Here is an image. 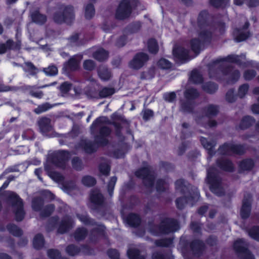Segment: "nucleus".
I'll list each match as a JSON object with an SVG mask.
<instances>
[{
  "instance_id": "obj_1",
  "label": "nucleus",
  "mask_w": 259,
  "mask_h": 259,
  "mask_svg": "<svg viewBox=\"0 0 259 259\" xmlns=\"http://www.w3.org/2000/svg\"><path fill=\"white\" fill-rule=\"evenodd\" d=\"M207 17L206 12H202L198 16V23L200 25V32L197 39L194 38L191 41V49L195 53H198L202 49L204 44L211 37V32L209 31L210 26L206 23Z\"/></svg>"
},
{
  "instance_id": "obj_2",
  "label": "nucleus",
  "mask_w": 259,
  "mask_h": 259,
  "mask_svg": "<svg viewBox=\"0 0 259 259\" xmlns=\"http://www.w3.org/2000/svg\"><path fill=\"white\" fill-rule=\"evenodd\" d=\"M7 196L8 197V201L12 204L16 220L18 221H22L24 216L22 200L12 192H7Z\"/></svg>"
},
{
  "instance_id": "obj_3",
  "label": "nucleus",
  "mask_w": 259,
  "mask_h": 259,
  "mask_svg": "<svg viewBox=\"0 0 259 259\" xmlns=\"http://www.w3.org/2000/svg\"><path fill=\"white\" fill-rule=\"evenodd\" d=\"M207 181L210 184V189L213 193L218 196L223 194V188L221 186L215 170L213 168L208 170Z\"/></svg>"
},
{
  "instance_id": "obj_4",
  "label": "nucleus",
  "mask_w": 259,
  "mask_h": 259,
  "mask_svg": "<svg viewBox=\"0 0 259 259\" xmlns=\"http://www.w3.org/2000/svg\"><path fill=\"white\" fill-rule=\"evenodd\" d=\"M234 248L240 254L241 259H254L253 256L246 248V244L243 240H236L234 243Z\"/></svg>"
},
{
  "instance_id": "obj_5",
  "label": "nucleus",
  "mask_w": 259,
  "mask_h": 259,
  "mask_svg": "<svg viewBox=\"0 0 259 259\" xmlns=\"http://www.w3.org/2000/svg\"><path fill=\"white\" fill-rule=\"evenodd\" d=\"M179 229V225L177 221L174 220L167 219L163 221L159 228L160 233H152L154 235H159L162 233H168L171 232H174Z\"/></svg>"
},
{
  "instance_id": "obj_6",
  "label": "nucleus",
  "mask_w": 259,
  "mask_h": 259,
  "mask_svg": "<svg viewBox=\"0 0 259 259\" xmlns=\"http://www.w3.org/2000/svg\"><path fill=\"white\" fill-rule=\"evenodd\" d=\"M136 175L137 177L143 179L146 185L149 187L153 186L154 176L148 166L137 171Z\"/></svg>"
},
{
  "instance_id": "obj_7",
  "label": "nucleus",
  "mask_w": 259,
  "mask_h": 259,
  "mask_svg": "<svg viewBox=\"0 0 259 259\" xmlns=\"http://www.w3.org/2000/svg\"><path fill=\"white\" fill-rule=\"evenodd\" d=\"M131 12V9L127 1H122L118 7L115 16L117 19H123L130 15Z\"/></svg>"
},
{
  "instance_id": "obj_8",
  "label": "nucleus",
  "mask_w": 259,
  "mask_h": 259,
  "mask_svg": "<svg viewBox=\"0 0 259 259\" xmlns=\"http://www.w3.org/2000/svg\"><path fill=\"white\" fill-rule=\"evenodd\" d=\"M109 121L106 117H101L98 118L93 123L95 127H100V134L103 136H107L110 133V130L108 127Z\"/></svg>"
},
{
  "instance_id": "obj_9",
  "label": "nucleus",
  "mask_w": 259,
  "mask_h": 259,
  "mask_svg": "<svg viewBox=\"0 0 259 259\" xmlns=\"http://www.w3.org/2000/svg\"><path fill=\"white\" fill-rule=\"evenodd\" d=\"M219 151L222 154H241L243 152V149L242 147L240 145L227 144L221 147Z\"/></svg>"
},
{
  "instance_id": "obj_10",
  "label": "nucleus",
  "mask_w": 259,
  "mask_h": 259,
  "mask_svg": "<svg viewBox=\"0 0 259 259\" xmlns=\"http://www.w3.org/2000/svg\"><path fill=\"white\" fill-rule=\"evenodd\" d=\"M74 18L73 9L69 7L65 10V14L57 13L55 14L54 17V21L57 23H62L63 22H69V20Z\"/></svg>"
},
{
  "instance_id": "obj_11",
  "label": "nucleus",
  "mask_w": 259,
  "mask_h": 259,
  "mask_svg": "<svg viewBox=\"0 0 259 259\" xmlns=\"http://www.w3.org/2000/svg\"><path fill=\"white\" fill-rule=\"evenodd\" d=\"M248 26V23L245 21L242 28L234 30L233 35L237 41L244 40L249 36L250 33L247 30Z\"/></svg>"
},
{
  "instance_id": "obj_12",
  "label": "nucleus",
  "mask_w": 259,
  "mask_h": 259,
  "mask_svg": "<svg viewBox=\"0 0 259 259\" xmlns=\"http://www.w3.org/2000/svg\"><path fill=\"white\" fill-rule=\"evenodd\" d=\"M148 59V56L145 53L137 54L130 63V66L134 69H139Z\"/></svg>"
},
{
  "instance_id": "obj_13",
  "label": "nucleus",
  "mask_w": 259,
  "mask_h": 259,
  "mask_svg": "<svg viewBox=\"0 0 259 259\" xmlns=\"http://www.w3.org/2000/svg\"><path fill=\"white\" fill-rule=\"evenodd\" d=\"M69 158V154L66 151H59L53 160L55 164L59 167H64L66 161Z\"/></svg>"
},
{
  "instance_id": "obj_14",
  "label": "nucleus",
  "mask_w": 259,
  "mask_h": 259,
  "mask_svg": "<svg viewBox=\"0 0 259 259\" xmlns=\"http://www.w3.org/2000/svg\"><path fill=\"white\" fill-rule=\"evenodd\" d=\"M199 193L197 190H196L194 193L193 196H191V197L189 198L188 200H187L186 198H185L178 199L176 201L177 207L181 209L184 206L185 204L186 203H190L192 205L193 204V202L192 201L193 200H198L199 198Z\"/></svg>"
},
{
  "instance_id": "obj_15",
  "label": "nucleus",
  "mask_w": 259,
  "mask_h": 259,
  "mask_svg": "<svg viewBox=\"0 0 259 259\" xmlns=\"http://www.w3.org/2000/svg\"><path fill=\"white\" fill-rule=\"evenodd\" d=\"M174 57L180 61H185L188 57V52L182 47L175 46L173 49Z\"/></svg>"
},
{
  "instance_id": "obj_16",
  "label": "nucleus",
  "mask_w": 259,
  "mask_h": 259,
  "mask_svg": "<svg viewBox=\"0 0 259 259\" xmlns=\"http://www.w3.org/2000/svg\"><path fill=\"white\" fill-rule=\"evenodd\" d=\"M73 222L70 218H67L64 219L58 227V232L60 233H63L68 230L72 227Z\"/></svg>"
},
{
  "instance_id": "obj_17",
  "label": "nucleus",
  "mask_w": 259,
  "mask_h": 259,
  "mask_svg": "<svg viewBox=\"0 0 259 259\" xmlns=\"http://www.w3.org/2000/svg\"><path fill=\"white\" fill-rule=\"evenodd\" d=\"M250 200H244L243 202L242 207L241 210V215L243 218H247L250 211Z\"/></svg>"
},
{
  "instance_id": "obj_18",
  "label": "nucleus",
  "mask_w": 259,
  "mask_h": 259,
  "mask_svg": "<svg viewBox=\"0 0 259 259\" xmlns=\"http://www.w3.org/2000/svg\"><path fill=\"white\" fill-rule=\"evenodd\" d=\"M81 59V57L80 56H76L71 58L66 64L68 69L74 70L77 69L79 62Z\"/></svg>"
},
{
  "instance_id": "obj_19",
  "label": "nucleus",
  "mask_w": 259,
  "mask_h": 259,
  "mask_svg": "<svg viewBox=\"0 0 259 259\" xmlns=\"http://www.w3.org/2000/svg\"><path fill=\"white\" fill-rule=\"evenodd\" d=\"M39 125L40 131L44 134L51 131L52 129V127L50 125V119L47 118H41L39 121Z\"/></svg>"
},
{
  "instance_id": "obj_20",
  "label": "nucleus",
  "mask_w": 259,
  "mask_h": 259,
  "mask_svg": "<svg viewBox=\"0 0 259 259\" xmlns=\"http://www.w3.org/2000/svg\"><path fill=\"white\" fill-rule=\"evenodd\" d=\"M245 60V56L242 55L240 56L231 55L228 56L226 58L224 59V64H226L228 62H236L240 64V62Z\"/></svg>"
},
{
  "instance_id": "obj_21",
  "label": "nucleus",
  "mask_w": 259,
  "mask_h": 259,
  "mask_svg": "<svg viewBox=\"0 0 259 259\" xmlns=\"http://www.w3.org/2000/svg\"><path fill=\"white\" fill-rule=\"evenodd\" d=\"M90 199L93 203L100 204L103 202V197L98 190H95L91 193Z\"/></svg>"
},
{
  "instance_id": "obj_22",
  "label": "nucleus",
  "mask_w": 259,
  "mask_h": 259,
  "mask_svg": "<svg viewBox=\"0 0 259 259\" xmlns=\"http://www.w3.org/2000/svg\"><path fill=\"white\" fill-rule=\"evenodd\" d=\"M98 75L101 79L107 80L111 77L110 71L105 67H100L98 70Z\"/></svg>"
},
{
  "instance_id": "obj_23",
  "label": "nucleus",
  "mask_w": 259,
  "mask_h": 259,
  "mask_svg": "<svg viewBox=\"0 0 259 259\" xmlns=\"http://www.w3.org/2000/svg\"><path fill=\"white\" fill-rule=\"evenodd\" d=\"M126 221L129 225L135 227L140 224V219L138 215L131 214L127 217Z\"/></svg>"
},
{
  "instance_id": "obj_24",
  "label": "nucleus",
  "mask_w": 259,
  "mask_h": 259,
  "mask_svg": "<svg viewBox=\"0 0 259 259\" xmlns=\"http://www.w3.org/2000/svg\"><path fill=\"white\" fill-rule=\"evenodd\" d=\"M31 18L33 22L39 24H43L46 21V16L39 14L38 12L32 14Z\"/></svg>"
},
{
  "instance_id": "obj_25",
  "label": "nucleus",
  "mask_w": 259,
  "mask_h": 259,
  "mask_svg": "<svg viewBox=\"0 0 259 259\" xmlns=\"http://www.w3.org/2000/svg\"><path fill=\"white\" fill-rule=\"evenodd\" d=\"M254 122L253 119L250 116L244 117L241 121L239 128L242 130L246 129Z\"/></svg>"
},
{
  "instance_id": "obj_26",
  "label": "nucleus",
  "mask_w": 259,
  "mask_h": 259,
  "mask_svg": "<svg viewBox=\"0 0 259 259\" xmlns=\"http://www.w3.org/2000/svg\"><path fill=\"white\" fill-rule=\"evenodd\" d=\"M94 57L99 61H103L108 57V53L104 50L99 49L94 53Z\"/></svg>"
},
{
  "instance_id": "obj_27",
  "label": "nucleus",
  "mask_w": 259,
  "mask_h": 259,
  "mask_svg": "<svg viewBox=\"0 0 259 259\" xmlns=\"http://www.w3.org/2000/svg\"><path fill=\"white\" fill-rule=\"evenodd\" d=\"M33 244L35 248L39 249L42 247L44 244L42 236L40 234L36 235L34 238Z\"/></svg>"
},
{
  "instance_id": "obj_28",
  "label": "nucleus",
  "mask_w": 259,
  "mask_h": 259,
  "mask_svg": "<svg viewBox=\"0 0 259 259\" xmlns=\"http://www.w3.org/2000/svg\"><path fill=\"white\" fill-rule=\"evenodd\" d=\"M127 254L130 259H145L143 256L140 255L139 251L135 248L129 249Z\"/></svg>"
},
{
  "instance_id": "obj_29",
  "label": "nucleus",
  "mask_w": 259,
  "mask_h": 259,
  "mask_svg": "<svg viewBox=\"0 0 259 259\" xmlns=\"http://www.w3.org/2000/svg\"><path fill=\"white\" fill-rule=\"evenodd\" d=\"M200 140L204 148L208 150L210 155H211V151L215 145L214 142H209L206 139L204 138H202Z\"/></svg>"
},
{
  "instance_id": "obj_30",
  "label": "nucleus",
  "mask_w": 259,
  "mask_h": 259,
  "mask_svg": "<svg viewBox=\"0 0 259 259\" xmlns=\"http://www.w3.org/2000/svg\"><path fill=\"white\" fill-rule=\"evenodd\" d=\"M80 144L82 149L87 153H91L95 150L94 145L89 141H82Z\"/></svg>"
},
{
  "instance_id": "obj_31",
  "label": "nucleus",
  "mask_w": 259,
  "mask_h": 259,
  "mask_svg": "<svg viewBox=\"0 0 259 259\" xmlns=\"http://www.w3.org/2000/svg\"><path fill=\"white\" fill-rule=\"evenodd\" d=\"M190 79L195 83H198L202 81L201 75L196 70H193L191 74Z\"/></svg>"
},
{
  "instance_id": "obj_32",
  "label": "nucleus",
  "mask_w": 259,
  "mask_h": 259,
  "mask_svg": "<svg viewBox=\"0 0 259 259\" xmlns=\"http://www.w3.org/2000/svg\"><path fill=\"white\" fill-rule=\"evenodd\" d=\"M7 229L10 233L16 236H20L22 234L21 230L13 224L9 225L7 226Z\"/></svg>"
},
{
  "instance_id": "obj_33",
  "label": "nucleus",
  "mask_w": 259,
  "mask_h": 259,
  "mask_svg": "<svg viewBox=\"0 0 259 259\" xmlns=\"http://www.w3.org/2000/svg\"><path fill=\"white\" fill-rule=\"evenodd\" d=\"M253 166V162L251 159H246L243 160L240 164V168L243 170H249L251 169Z\"/></svg>"
},
{
  "instance_id": "obj_34",
  "label": "nucleus",
  "mask_w": 259,
  "mask_h": 259,
  "mask_svg": "<svg viewBox=\"0 0 259 259\" xmlns=\"http://www.w3.org/2000/svg\"><path fill=\"white\" fill-rule=\"evenodd\" d=\"M218 164L221 168L227 171H230L233 168L232 163L227 160H223L222 162H218Z\"/></svg>"
},
{
  "instance_id": "obj_35",
  "label": "nucleus",
  "mask_w": 259,
  "mask_h": 259,
  "mask_svg": "<svg viewBox=\"0 0 259 259\" xmlns=\"http://www.w3.org/2000/svg\"><path fill=\"white\" fill-rule=\"evenodd\" d=\"M228 70L225 71V73L228 74L230 77L232 79V82L235 81L237 80L240 74L238 71L233 70L232 68H228Z\"/></svg>"
},
{
  "instance_id": "obj_36",
  "label": "nucleus",
  "mask_w": 259,
  "mask_h": 259,
  "mask_svg": "<svg viewBox=\"0 0 259 259\" xmlns=\"http://www.w3.org/2000/svg\"><path fill=\"white\" fill-rule=\"evenodd\" d=\"M148 47L149 51L152 53H156L158 51V45L155 40L150 39L148 42Z\"/></svg>"
},
{
  "instance_id": "obj_37",
  "label": "nucleus",
  "mask_w": 259,
  "mask_h": 259,
  "mask_svg": "<svg viewBox=\"0 0 259 259\" xmlns=\"http://www.w3.org/2000/svg\"><path fill=\"white\" fill-rule=\"evenodd\" d=\"M115 92L113 88H105L103 89L100 92V96L101 97L105 98L108 96H111Z\"/></svg>"
},
{
  "instance_id": "obj_38",
  "label": "nucleus",
  "mask_w": 259,
  "mask_h": 259,
  "mask_svg": "<svg viewBox=\"0 0 259 259\" xmlns=\"http://www.w3.org/2000/svg\"><path fill=\"white\" fill-rule=\"evenodd\" d=\"M203 89L206 92L212 93L217 90V86L213 83L209 82L203 85Z\"/></svg>"
},
{
  "instance_id": "obj_39",
  "label": "nucleus",
  "mask_w": 259,
  "mask_h": 259,
  "mask_svg": "<svg viewBox=\"0 0 259 259\" xmlns=\"http://www.w3.org/2000/svg\"><path fill=\"white\" fill-rule=\"evenodd\" d=\"M44 71L47 75L53 76L58 73V69L55 66H51L44 69Z\"/></svg>"
},
{
  "instance_id": "obj_40",
  "label": "nucleus",
  "mask_w": 259,
  "mask_h": 259,
  "mask_svg": "<svg viewBox=\"0 0 259 259\" xmlns=\"http://www.w3.org/2000/svg\"><path fill=\"white\" fill-rule=\"evenodd\" d=\"M87 234V231L83 228H79L77 229L74 234L75 239L77 240L83 239Z\"/></svg>"
},
{
  "instance_id": "obj_41",
  "label": "nucleus",
  "mask_w": 259,
  "mask_h": 259,
  "mask_svg": "<svg viewBox=\"0 0 259 259\" xmlns=\"http://www.w3.org/2000/svg\"><path fill=\"white\" fill-rule=\"evenodd\" d=\"M95 14V10L92 5H88L85 7V16L87 19L91 18Z\"/></svg>"
},
{
  "instance_id": "obj_42",
  "label": "nucleus",
  "mask_w": 259,
  "mask_h": 259,
  "mask_svg": "<svg viewBox=\"0 0 259 259\" xmlns=\"http://www.w3.org/2000/svg\"><path fill=\"white\" fill-rule=\"evenodd\" d=\"M82 183L85 186H92L95 184L96 181L94 178L92 177L85 176L82 179Z\"/></svg>"
},
{
  "instance_id": "obj_43",
  "label": "nucleus",
  "mask_w": 259,
  "mask_h": 259,
  "mask_svg": "<svg viewBox=\"0 0 259 259\" xmlns=\"http://www.w3.org/2000/svg\"><path fill=\"white\" fill-rule=\"evenodd\" d=\"M157 65L161 69H168L171 67V63L165 59H161L158 62Z\"/></svg>"
},
{
  "instance_id": "obj_44",
  "label": "nucleus",
  "mask_w": 259,
  "mask_h": 259,
  "mask_svg": "<svg viewBox=\"0 0 259 259\" xmlns=\"http://www.w3.org/2000/svg\"><path fill=\"white\" fill-rule=\"evenodd\" d=\"M198 96V93L193 89H188L185 93V96L187 99H193Z\"/></svg>"
},
{
  "instance_id": "obj_45",
  "label": "nucleus",
  "mask_w": 259,
  "mask_h": 259,
  "mask_svg": "<svg viewBox=\"0 0 259 259\" xmlns=\"http://www.w3.org/2000/svg\"><path fill=\"white\" fill-rule=\"evenodd\" d=\"M29 93L32 96L36 98L40 99L43 96V93L40 91L35 90L34 87H30L29 88Z\"/></svg>"
},
{
  "instance_id": "obj_46",
  "label": "nucleus",
  "mask_w": 259,
  "mask_h": 259,
  "mask_svg": "<svg viewBox=\"0 0 259 259\" xmlns=\"http://www.w3.org/2000/svg\"><path fill=\"white\" fill-rule=\"evenodd\" d=\"M229 1V0H210V3L215 7H220L226 6Z\"/></svg>"
},
{
  "instance_id": "obj_47",
  "label": "nucleus",
  "mask_w": 259,
  "mask_h": 259,
  "mask_svg": "<svg viewBox=\"0 0 259 259\" xmlns=\"http://www.w3.org/2000/svg\"><path fill=\"white\" fill-rule=\"evenodd\" d=\"M7 48L14 49L15 47L13 46V41L9 40L7 41L6 45L1 44H0V54L4 53Z\"/></svg>"
},
{
  "instance_id": "obj_48",
  "label": "nucleus",
  "mask_w": 259,
  "mask_h": 259,
  "mask_svg": "<svg viewBox=\"0 0 259 259\" xmlns=\"http://www.w3.org/2000/svg\"><path fill=\"white\" fill-rule=\"evenodd\" d=\"M176 187L177 190L184 191L187 189L186 183L183 180H179L176 182Z\"/></svg>"
},
{
  "instance_id": "obj_49",
  "label": "nucleus",
  "mask_w": 259,
  "mask_h": 259,
  "mask_svg": "<svg viewBox=\"0 0 259 259\" xmlns=\"http://www.w3.org/2000/svg\"><path fill=\"white\" fill-rule=\"evenodd\" d=\"M249 87L247 84H244L240 87L238 90V95L240 97H243L247 93Z\"/></svg>"
},
{
  "instance_id": "obj_50",
  "label": "nucleus",
  "mask_w": 259,
  "mask_h": 259,
  "mask_svg": "<svg viewBox=\"0 0 259 259\" xmlns=\"http://www.w3.org/2000/svg\"><path fill=\"white\" fill-rule=\"evenodd\" d=\"M249 236L256 240H259V228L253 227L249 232Z\"/></svg>"
},
{
  "instance_id": "obj_51",
  "label": "nucleus",
  "mask_w": 259,
  "mask_h": 259,
  "mask_svg": "<svg viewBox=\"0 0 259 259\" xmlns=\"http://www.w3.org/2000/svg\"><path fill=\"white\" fill-rule=\"evenodd\" d=\"M25 70L27 72H30V74H34L37 72L36 68L30 62L25 63Z\"/></svg>"
},
{
  "instance_id": "obj_52",
  "label": "nucleus",
  "mask_w": 259,
  "mask_h": 259,
  "mask_svg": "<svg viewBox=\"0 0 259 259\" xmlns=\"http://www.w3.org/2000/svg\"><path fill=\"white\" fill-rule=\"evenodd\" d=\"M51 108V106H50L48 103H45L40 106H39L37 108L35 109L34 111L35 113L39 114L47 111Z\"/></svg>"
},
{
  "instance_id": "obj_53",
  "label": "nucleus",
  "mask_w": 259,
  "mask_h": 259,
  "mask_svg": "<svg viewBox=\"0 0 259 259\" xmlns=\"http://www.w3.org/2000/svg\"><path fill=\"white\" fill-rule=\"evenodd\" d=\"M167 187V184L163 180H160L156 182V188L158 191H163Z\"/></svg>"
},
{
  "instance_id": "obj_54",
  "label": "nucleus",
  "mask_w": 259,
  "mask_h": 259,
  "mask_svg": "<svg viewBox=\"0 0 259 259\" xmlns=\"http://www.w3.org/2000/svg\"><path fill=\"white\" fill-rule=\"evenodd\" d=\"M48 254L50 258L51 259H58L60 256V252L54 249H50L48 251Z\"/></svg>"
},
{
  "instance_id": "obj_55",
  "label": "nucleus",
  "mask_w": 259,
  "mask_h": 259,
  "mask_svg": "<svg viewBox=\"0 0 259 259\" xmlns=\"http://www.w3.org/2000/svg\"><path fill=\"white\" fill-rule=\"evenodd\" d=\"M172 240L171 239H162L157 241L156 244L159 246H169L172 244Z\"/></svg>"
},
{
  "instance_id": "obj_56",
  "label": "nucleus",
  "mask_w": 259,
  "mask_h": 259,
  "mask_svg": "<svg viewBox=\"0 0 259 259\" xmlns=\"http://www.w3.org/2000/svg\"><path fill=\"white\" fill-rule=\"evenodd\" d=\"M117 179L116 177H112L108 185V189L109 193V194L111 195L112 193L113 192V190L114 189V185L116 182Z\"/></svg>"
},
{
  "instance_id": "obj_57",
  "label": "nucleus",
  "mask_w": 259,
  "mask_h": 259,
  "mask_svg": "<svg viewBox=\"0 0 259 259\" xmlns=\"http://www.w3.org/2000/svg\"><path fill=\"white\" fill-rule=\"evenodd\" d=\"M99 169L100 172L104 175H108L110 171L109 166L107 163L100 165Z\"/></svg>"
},
{
  "instance_id": "obj_58",
  "label": "nucleus",
  "mask_w": 259,
  "mask_h": 259,
  "mask_svg": "<svg viewBox=\"0 0 259 259\" xmlns=\"http://www.w3.org/2000/svg\"><path fill=\"white\" fill-rule=\"evenodd\" d=\"M66 251L68 253L71 255H74L78 252V248L74 245L68 246L66 249Z\"/></svg>"
},
{
  "instance_id": "obj_59",
  "label": "nucleus",
  "mask_w": 259,
  "mask_h": 259,
  "mask_svg": "<svg viewBox=\"0 0 259 259\" xmlns=\"http://www.w3.org/2000/svg\"><path fill=\"white\" fill-rule=\"evenodd\" d=\"M83 67L84 69L90 70L94 68L95 64L94 62L92 60H86L83 63Z\"/></svg>"
},
{
  "instance_id": "obj_60",
  "label": "nucleus",
  "mask_w": 259,
  "mask_h": 259,
  "mask_svg": "<svg viewBox=\"0 0 259 259\" xmlns=\"http://www.w3.org/2000/svg\"><path fill=\"white\" fill-rule=\"evenodd\" d=\"M71 84L67 82H65L60 87V90L63 93H67L71 89Z\"/></svg>"
},
{
  "instance_id": "obj_61",
  "label": "nucleus",
  "mask_w": 259,
  "mask_h": 259,
  "mask_svg": "<svg viewBox=\"0 0 259 259\" xmlns=\"http://www.w3.org/2000/svg\"><path fill=\"white\" fill-rule=\"evenodd\" d=\"M95 225L96 227L94 228V230L92 233H96L98 235L102 234V233L104 231V227L99 225Z\"/></svg>"
},
{
  "instance_id": "obj_62",
  "label": "nucleus",
  "mask_w": 259,
  "mask_h": 259,
  "mask_svg": "<svg viewBox=\"0 0 259 259\" xmlns=\"http://www.w3.org/2000/svg\"><path fill=\"white\" fill-rule=\"evenodd\" d=\"M217 108L212 105L208 106L207 109V114L209 116L214 115L217 114Z\"/></svg>"
},
{
  "instance_id": "obj_63",
  "label": "nucleus",
  "mask_w": 259,
  "mask_h": 259,
  "mask_svg": "<svg viewBox=\"0 0 259 259\" xmlns=\"http://www.w3.org/2000/svg\"><path fill=\"white\" fill-rule=\"evenodd\" d=\"M108 254L111 259H119V253L116 250H109L108 252Z\"/></svg>"
},
{
  "instance_id": "obj_64",
  "label": "nucleus",
  "mask_w": 259,
  "mask_h": 259,
  "mask_svg": "<svg viewBox=\"0 0 259 259\" xmlns=\"http://www.w3.org/2000/svg\"><path fill=\"white\" fill-rule=\"evenodd\" d=\"M176 98V94L174 93H166L164 95V99L168 102L173 101Z\"/></svg>"
}]
</instances>
